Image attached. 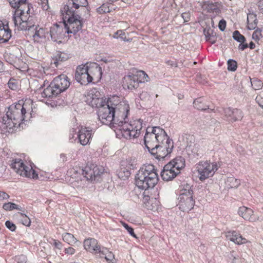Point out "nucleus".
Masks as SVG:
<instances>
[{"instance_id": "2f4dec72", "label": "nucleus", "mask_w": 263, "mask_h": 263, "mask_svg": "<svg viewBox=\"0 0 263 263\" xmlns=\"http://www.w3.org/2000/svg\"><path fill=\"white\" fill-rule=\"evenodd\" d=\"M240 184V180L233 177H228L225 181L226 187L228 189L237 187Z\"/></svg>"}, {"instance_id": "a18cd8bd", "label": "nucleus", "mask_w": 263, "mask_h": 263, "mask_svg": "<svg viewBox=\"0 0 263 263\" xmlns=\"http://www.w3.org/2000/svg\"><path fill=\"white\" fill-rule=\"evenodd\" d=\"M251 85L254 89L259 90L262 88L263 84L260 80L254 79L251 81Z\"/></svg>"}, {"instance_id": "13d9d810", "label": "nucleus", "mask_w": 263, "mask_h": 263, "mask_svg": "<svg viewBox=\"0 0 263 263\" xmlns=\"http://www.w3.org/2000/svg\"><path fill=\"white\" fill-rule=\"evenodd\" d=\"M139 98L142 100L146 101L149 99V95L146 91H142L141 93H140Z\"/></svg>"}, {"instance_id": "f704fd0d", "label": "nucleus", "mask_w": 263, "mask_h": 263, "mask_svg": "<svg viewBox=\"0 0 263 263\" xmlns=\"http://www.w3.org/2000/svg\"><path fill=\"white\" fill-rule=\"evenodd\" d=\"M136 165V161L134 158H129L121 162V166L127 169H134Z\"/></svg>"}, {"instance_id": "09e8293b", "label": "nucleus", "mask_w": 263, "mask_h": 263, "mask_svg": "<svg viewBox=\"0 0 263 263\" xmlns=\"http://www.w3.org/2000/svg\"><path fill=\"white\" fill-rule=\"evenodd\" d=\"M203 33L206 39L210 37H214L215 36V34H214L213 29L210 27L205 28L203 30Z\"/></svg>"}, {"instance_id": "cd10ccee", "label": "nucleus", "mask_w": 263, "mask_h": 263, "mask_svg": "<svg viewBox=\"0 0 263 263\" xmlns=\"http://www.w3.org/2000/svg\"><path fill=\"white\" fill-rule=\"evenodd\" d=\"M168 164H171V166H173V168L179 173L180 169L185 166V160L182 157H177Z\"/></svg>"}, {"instance_id": "ddd939ff", "label": "nucleus", "mask_w": 263, "mask_h": 263, "mask_svg": "<svg viewBox=\"0 0 263 263\" xmlns=\"http://www.w3.org/2000/svg\"><path fill=\"white\" fill-rule=\"evenodd\" d=\"M179 208L183 212H189L191 210L195 204L193 196L188 197H178Z\"/></svg>"}, {"instance_id": "c756f323", "label": "nucleus", "mask_w": 263, "mask_h": 263, "mask_svg": "<svg viewBox=\"0 0 263 263\" xmlns=\"http://www.w3.org/2000/svg\"><path fill=\"white\" fill-rule=\"evenodd\" d=\"M55 88L52 85V82L47 87L43 92H41L42 98H50L53 96H57L59 93H55Z\"/></svg>"}, {"instance_id": "de8ad7c7", "label": "nucleus", "mask_w": 263, "mask_h": 263, "mask_svg": "<svg viewBox=\"0 0 263 263\" xmlns=\"http://www.w3.org/2000/svg\"><path fill=\"white\" fill-rule=\"evenodd\" d=\"M22 18H20L18 15H17V13H15V11H14V13L12 17V21L14 24L15 26H17L19 28L20 26V24L22 22Z\"/></svg>"}, {"instance_id": "338daca9", "label": "nucleus", "mask_w": 263, "mask_h": 263, "mask_svg": "<svg viewBox=\"0 0 263 263\" xmlns=\"http://www.w3.org/2000/svg\"><path fill=\"white\" fill-rule=\"evenodd\" d=\"M17 263H27L26 257L24 255H21L17 258Z\"/></svg>"}, {"instance_id": "c9c22d12", "label": "nucleus", "mask_w": 263, "mask_h": 263, "mask_svg": "<svg viewBox=\"0 0 263 263\" xmlns=\"http://www.w3.org/2000/svg\"><path fill=\"white\" fill-rule=\"evenodd\" d=\"M135 77L137 78V81L139 84L141 83H145L148 82L149 80V78L148 75L144 71L142 70L137 71L135 73H134Z\"/></svg>"}, {"instance_id": "4468645a", "label": "nucleus", "mask_w": 263, "mask_h": 263, "mask_svg": "<svg viewBox=\"0 0 263 263\" xmlns=\"http://www.w3.org/2000/svg\"><path fill=\"white\" fill-rule=\"evenodd\" d=\"M179 173L171 166V164L167 163L161 173V176L164 181H168L173 179Z\"/></svg>"}, {"instance_id": "ea45409f", "label": "nucleus", "mask_w": 263, "mask_h": 263, "mask_svg": "<svg viewBox=\"0 0 263 263\" xmlns=\"http://www.w3.org/2000/svg\"><path fill=\"white\" fill-rule=\"evenodd\" d=\"M10 6L14 9H18L24 7L26 3V0H13V2L9 1Z\"/></svg>"}, {"instance_id": "c85d7f7f", "label": "nucleus", "mask_w": 263, "mask_h": 263, "mask_svg": "<svg viewBox=\"0 0 263 263\" xmlns=\"http://www.w3.org/2000/svg\"><path fill=\"white\" fill-rule=\"evenodd\" d=\"M248 29L249 30L255 29L257 25L258 21L257 15L255 13L250 12L247 15Z\"/></svg>"}, {"instance_id": "a211bd4d", "label": "nucleus", "mask_w": 263, "mask_h": 263, "mask_svg": "<svg viewBox=\"0 0 263 263\" xmlns=\"http://www.w3.org/2000/svg\"><path fill=\"white\" fill-rule=\"evenodd\" d=\"M148 152L158 160L164 159L170 154V153L165 151L163 147L158 144L153 147L152 149L149 150Z\"/></svg>"}, {"instance_id": "37998d69", "label": "nucleus", "mask_w": 263, "mask_h": 263, "mask_svg": "<svg viewBox=\"0 0 263 263\" xmlns=\"http://www.w3.org/2000/svg\"><path fill=\"white\" fill-rule=\"evenodd\" d=\"M129 170L125 167L121 168L118 174L119 177L124 180L127 179L130 175Z\"/></svg>"}, {"instance_id": "49530a36", "label": "nucleus", "mask_w": 263, "mask_h": 263, "mask_svg": "<svg viewBox=\"0 0 263 263\" xmlns=\"http://www.w3.org/2000/svg\"><path fill=\"white\" fill-rule=\"evenodd\" d=\"M261 31L262 30L259 28H257L254 31L252 34V38L255 41H258L262 37Z\"/></svg>"}, {"instance_id": "a878e982", "label": "nucleus", "mask_w": 263, "mask_h": 263, "mask_svg": "<svg viewBox=\"0 0 263 263\" xmlns=\"http://www.w3.org/2000/svg\"><path fill=\"white\" fill-rule=\"evenodd\" d=\"M165 138L161 142H159L158 144L171 154L174 148V142L172 139H170L166 132H165Z\"/></svg>"}, {"instance_id": "f03ea898", "label": "nucleus", "mask_w": 263, "mask_h": 263, "mask_svg": "<svg viewBox=\"0 0 263 263\" xmlns=\"http://www.w3.org/2000/svg\"><path fill=\"white\" fill-rule=\"evenodd\" d=\"M32 102L28 101L23 104L18 103L12 104L8 108L6 116L0 120V129L2 132L12 133L15 128L20 126L23 121L27 117L26 114L30 111L32 115Z\"/></svg>"}, {"instance_id": "7c9ffc66", "label": "nucleus", "mask_w": 263, "mask_h": 263, "mask_svg": "<svg viewBox=\"0 0 263 263\" xmlns=\"http://www.w3.org/2000/svg\"><path fill=\"white\" fill-rule=\"evenodd\" d=\"M88 97H90V99H91L89 102V105L92 107L98 108V109L106 103V101L103 100L102 98L92 97V96L90 97L89 96H88ZM89 99V98H88V100Z\"/></svg>"}, {"instance_id": "7ed1b4c3", "label": "nucleus", "mask_w": 263, "mask_h": 263, "mask_svg": "<svg viewBox=\"0 0 263 263\" xmlns=\"http://www.w3.org/2000/svg\"><path fill=\"white\" fill-rule=\"evenodd\" d=\"M158 181V174L152 164L142 167L135 176L136 185L138 188L144 190L153 188Z\"/></svg>"}, {"instance_id": "0eeeda50", "label": "nucleus", "mask_w": 263, "mask_h": 263, "mask_svg": "<svg viewBox=\"0 0 263 263\" xmlns=\"http://www.w3.org/2000/svg\"><path fill=\"white\" fill-rule=\"evenodd\" d=\"M11 167L21 176L30 178H37V174L32 168L26 166L21 159H14L11 161Z\"/></svg>"}, {"instance_id": "3c124183", "label": "nucleus", "mask_w": 263, "mask_h": 263, "mask_svg": "<svg viewBox=\"0 0 263 263\" xmlns=\"http://www.w3.org/2000/svg\"><path fill=\"white\" fill-rule=\"evenodd\" d=\"M206 9L209 12L216 11L218 6L216 3H209L207 4Z\"/></svg>"}, {"instance_id": "c03bdc74", "label": "nucleus", "mask_w": 263, "mask_h": 263, "mask_svg": "<svg viewBox=\"0 0 263 263\" xmlns=\"http://www.w3.org/2000/svg\"><path fill=\"white\" fill-rule=\"evenodd\" d=\"M228 70L229 71H235L237 68V62L232 59H230L228 61Z\"/></svg>"}, {"instance_id": "423d86ee", "label": "nucleus", "mask_w": 263, "mask_h": 263, "mask_svg": "<svg viewBox=\"0 0 263 263\" xmlns=\"http://www.w3.org/2000/svg\"><path fill=\"white\" fill-rule=\"evenodd\" d=\"M219 166L216 162L210 161H202L197 164L198 177L200 181L212 177L218 169Z\"/></svg>"}, {"instance_id": "4be33fe9", "label": "nucleus", "mask_w": 263, "mask_h": 263, "mask_svg": "<svg viewBox=\"0 0 263 263\" xmlns=\"http://www.w3.org/2000/svg\"><path fill=\"white\" fill-rule=\"evenodd\" d=\"M124 86H126L129 89H133L138 87L139 83L137 78L135 77L134 73L127 75L124 78Z\"/></svg>"}, {"instance_id": "a19ab883", "label": "nucleus", "mask_w": 263, "mask_h": 263, "mask_svg": "<svg viewBox=\"0 0 263 263\" xmlns=\"http://www.w3.org/2000/svg\"><path fill=\"white\" fill-rule=\"evenodd\" d=\"M3 208L6 211H11L14 209L20 210L21 209L20 206L12 202H8L4 203L3 204Z\"/></svg>"}, {"instance_id": "6ab92c4d", "label": "nucleus", "mask_w": 263, "mask_h": 263, "mask_svg": "<svg viewBox=\"0 0 263 263\" xmlns=\"http://www.w3.org/2000/svg\"><path fill=\"white\" fill-rule=\"evenodd\" d=\"M91 135V130H89L86 127H81L78 135L80 143L82 145H87L89 142Z\"/></svg>"}, {"instance_id": "052dcab7", "label": "nucleus", "mask_w": 263, "mask_h": 263, "mask_svg": "<svg viewBox=\"0 0 263 263\" xmlns=\"http://www.w3.org/2000/svg\"><path fill=\"white\" fill-rule=\"evenodd\" d=\"M226 22L224 20H221L219 21V24H218V27L219 29L223 31L226 29Z\"/></svg>"}, {"instance_id": "f3484780", "label": "nucleus", "mask_w": 263, "mask_h": 263, "mask_svg": "<svg viewBox=\"0 0 263 263\" xmlns=\"http://www.w3.org/2000/svg\"><path fill=\"white\" fill-rule=\"evenodd\" d=\"M238 213L246 220L254 222L258 220V218L254 215V212L251 209L244 206L239 208Z\"/></svg>"}, {"instance_id": "e433bc0d", "label": "nucleus", "mask_w": 263, "mask_h": 263, "mask_svg": "<svg viewBox=\"0 0 263 263\" xmlns=\"http://www.w3.org/2000/svg\"><path fill=\"white\" fill-rule=\"evenodd\" d=\"M204 99L199 98L195 99L194 101V106L198 110H204L209 108V106L203 102Z\"/></svg>"}, {"instance_id": "b1692460", "label": "nucleus", "mask_w": 263, "mask_h": 263, "mask_svg": "<svg viewBox=\"0 0 263 263\" xmlns=\"http://www.w3.org/2000/svg\"><path fill=\"white\" fill-rule=\"evenodd\" d=\"M193 185H191L187 183L182 184L180 186V193L179 197L193 196Z\"/></svg>"}, {"instance_id": "393cba45", "label": "nucleus", "mask_w": 263, "mask_h": 263, "mask_svg": "<svg viewBox=\"0 0 263 263\" xmlns=\"http://www.w3.org/2000/svg\"><path fill=\"white\" fill-rule=\"evenodd\" d=\"M11 37V31L8 28V24H3V29L0 31V43L7 42Z\"/></svg>"}, {"instance_id": "69168bd1", "label": "nucleus", "mask_w": 263, "mask_h": 263, "mask_svg": "<svg viewBox=\"0 0 263 263\" xmlns=\"http://www.w3.org/2000/svg\"><path fill=\"white\" fill-rule=\"evenodd\" d=\"M64 252L66 254L72 255L75 253V249L72 247H68L65 249Z\"/></svg>"}, {"instance_id": "39448f33", "label": "nucleus", "mask_w": 263, "mask_h": 263, "mask_svg": "<svg viewBox=\"0 0 263 263\" xmlns=\"http://www.w3.org/2000/svg\"><path fill=\"white\" fill-rule=\"evenodd\" d=\"M69 15V13L62 14L63 16L64 26L66 33L76 34L80 31L82 27L83 19L79 13H72Z\"/></svg>"}, {"instance_id": "603ef678", "label": "nucleus", "mask_w": 263, "mask_h": 263, "mask_svg": "<svg viewBox=\"0 0 263 263\" xmlns=\"http://www.w3.org/2000/svg\"><path fill=\"white\" fill-rule=\"evenodd\" d=\"M8 87L12 90L16 89L18 86L17 82L15 79H10L8 83Z\"/></svg>"}, {"instance_id": "6e6552de", "label": "nucleus", "mask_w": 263, "mask_h": 263, "mask_svg": "<svg viewBox=\"0 0 263 263\" xmlns=\"http://www.w3.org/2000/svg\"><path fill=\"white\" fill-rule=\"evenodd\" d=\"M87 5V0H68L67 4L61 9V13H69V15H71L72 13H79L80 10L88 13L86 8Z\"/></svg>"}, {"instance_id": "bf43d9fd", "label": "nucleus", "mask_w": 263, "mask_h": 263, "mask_svg": "<svg viewBox=\"0 0 263 263\" xmlns=\"http://www.w3.org/2000/svg\"><path fill=\"white\" fill-rule=\"evenodd\" d=\"M165 63L167 65L170 66L172 67H178L177 62L175 60H168L166 61Z\"/></svg>"}, {"instance_id": "4c0bfd02", "label": "nucleus", "mask_w": 263, "mask_h": 263, "mask_svg": "<svg viewBox=\"0 0 263 263\" xmlns=\"http://www.w3.org/2000/svg\"><path fill=\"white\" fill-rule=\"evenodd\" d=\"M63 240L68 243L69 245H72L74 244L78 240L74 236L69 233H65L62 235Z\"/></svg>"}, {"instance_id": "473e14b6", "label": "nucleus", "mask_w": 263, "mask_h": 263, "mask_svg": "<svg viewBox=\"0 0 263 263\" xmlns=\"http://www.w3.org/2000/svg\"><path fill=\"white\" fill-rule=\"evenodd\" d=\"M68 58L69 57L67 53L64 52H58L53 59L54 61L53 63L54 65H55L56 67H57L59 64H60L61 62L66 61Z\"/></svg>"}, {"instance_id": "9d476101", "label": "nucleus", "mask_w": 263, "mask_h": 263, "mask_svg": "<svg viewBox=\"0 0 263 263\" xmlns=\"http://www.w3.org/2000/svg\"><path fill=\"white\" fill-rule=\"evenodd\" d=\"M52 85L55 88V93L60 94L69 87L70 82L66 75L61 74L53 79Z\"/></svg>"}, {"instance_id": "1a4fd4ad", "label": "nucleus", "mask_w": 263, "mask_h": 263, "mask_svg": "<svg viewBox=\"0 0 263 263\" xmlns=\"http://www.w3.org/2000/svg\"><path fill=\"white\" fill-rule=\"evenodd\" d=\"M75 79L82 85L87 84L92 81V78L89 75L87 65H81L77 67Z\"/></svg>"}, {"instance_id": "5701e85b", "label": "nucleus", "mask_w": 263, "mask_h": 263, "mask_svg": "<svg viewBox=\"0 0 263 263\" xmlns=\"http://www.w3.org/2000/svg\"><path fill=\"white\" fill-rule=\"evenodd\" d=\"M30 11L29 6L28 4H25L24 7L16 9L15 13L18 15L22 22L28 21L29 18V14L28 12Z\"/></svg>"}, {"instance_id": "e2e57ef3", "label": "nucleus", "mask_w": 263, "mask_h": 263, "mask_svg": "<svg viewBox=\"0 0 263 263\" xmlns=\"http://www.w3.org/2000/svg\"><path fill=\"white\" fill-rule=\"evenodd\" d=\"M182 17L184 22H187L190 19V14L188 12H184L181 14Z\"/></svg>"}, {"instance_id": "0e129e2a", "label": "nucleus", "mask_w": 263, "mask_h": 263, "mask_svg": "<svg viewBox=\"0 0 263 263\" xmlns=\"http://www.w3.org/2000/svg\"><path fill=\"white\" fill-rule=\"evenodd\" d=\"M124 35L125 33L122 30H120L116 32L115 35H114V37L117 38L120 37L122 39H124V38L123 36V35Z\"/></svg>"}, {"instance_id": "58836bf2", "label": "nucleus", "mask_w": 263, "mask_h": 263, "mask_svg": "<svg viewBox=\"0 0 263 263\" xmlns=\"http://www.w3.org/2000/svg\"><path fill=\"white\" fill-rule=\"evenodd\" d=\"M110 4L108 3L102 4L100 7L97 8V12L100 14L110 12L112 9H114L112 7H110Z\"/></svg>"}, {"instance_id": "20e7f679", "label": "nucleus", "mask_w": 263, "mask_h": 263, "mask_svg": "<svg viewBox=\"0 0 263 263\" xmlns=\"http://www.w3.org/2000/svg\"><path fill=\"white\" fill-rule=\"evenodd\" d=\"M165 130L159 126L148 127L144 137V143L148 151L165 138Z\"/></svg>"}, {"instance_id": "8fccbe9b", "label": "nucleus", "mask_w": 263, "mask_h": 263, "mask_svg": "<svg viewBox=\"0 0 263 263\" xmlns=\"http://www.w3.org/2000/svg\"><path fill=\"white\" fill-rule=\"evenodd\" d=\"M121 223L122 226L124 227V228L128 231V232L130 234L131 236L135 238L137 237L136 235L134 233V229L132 227H129L127 223H126L122 221Z\"/></svg>"}, {"instance_id": "774afa93", "label": "nucleus", "mask_w": 263, "mask_h": 263, "mask_svg": "<svg viewBox=\"0 0 263 263\" xmlns=\"http://www.w3.org/2000/svg\"><path fill=\"white\" fill-rule=\"evenodd\" d=\"M258 8L259 11L263 14V1H260L258 2Z\"/></svg>"}, {"instance_id": "72a5a7b5", "label": "nucleus", "mask_w": 263, "mask_h": 263, "mask_svg": "<svg viewBox=\"0 0 263 263\" xmlns=\"http://www.w3.org/2000/svg\"><path fill=\"white\" fill-rule=\"evenodd\" d=\"M48 32L43 28H40L39 29L36 28V31L33 37L35 41L40 42L41 39H45Z\"/></svg>"}, {"instance_id": "6e6d98bb", "label": "nucleus", "mask_w": 263, "mask_h": 263, "mask_svg": "<svg viewBox=\"0 0 263 263\" xmlns=\"http://www.w3.org/2000/svg\"><path fill=\"white\" fill-rule=\"evenodd\" d=\"M22 215V223L26 226H29L31 223V221L29 217H28L26 215L21 213Z\"/></svg>"}, {"instance_id": "bb28decb", "label": "nucleus", "mask_w": 263, "mask_h": 263, "mask_svg": "<svg viewBox=\"0 0 263 263\" xmlns=\"http://www.w3.org/2000/svg\"><path fill=\"white\" fill-rule=\"evenodd\" d=\"M97 256L101 258H104L106 261L114 263L113 261L115 259L114 255L106 248L102 247L101 250L99 251Z\"/></svg>"}, {"instance_id": "79ce46f5", "label": "nucleus", "mask_w": 263, "mask_h": 263, "mask_svg": "<svg viewBox=\"0 0 263 263\" xmlns=\"http://www.w3.org/2000/svg\"><path fill=\"white\" fill-rule=\"evenodd\" d=\"M233 39L240 43H243L246 41V38L237 30L235 31L233 34Z\"/></svg>"}, {"instance_id": "dca6fc26", "label": "nucleus", "mask_w": 263, "mask_h": 263, "mask_svg": "<svg viewBox=\"0 0 263 263\" xmlns=\"http://www.w3.org/2000/svg\"><path fill=\"white\" fill-rule=\"evenodd\" d=\"M84 247L86 250L95 253L97 256L102 248L98 245L97 240L95 238L85 239L84 241Z\"/></svg>"}, {"instance_id": "412c9836", "label": "nucleus", "mask_w": 263, "mask_h": 263, "mask_svg": "<svg viewBox=\"0 0 263 263\" xmlns=\"http://www.w3.org/2000/svg\"><path fill=\"white\" fill-rule=\"evenodd\" d=\"M85 65H87L88 72L91 78L93 79V77H95L98 79L101 78L102 72L100 66L96 63L89 64V65L87 63Z\"/></svg>"}, {"instance_id": "4d7b16f0", "label": "nucleus", "mask_w": 263, "mask_h": 263, "mask_svg": "<svg viewBox=\"0 0 263 263\" xmlns=\"http://www.w3.org/2000/svg\"><path fill=\"white\" fill-rule=\"evenodd\" d=\"M39 4L42 5L43 9L47 10L49 8L48 0H38Z\"/></svg>"}, {"instance_id": "864d4df0", "label": "nucleus", "mask_w": 263, "mask_h": 263, "mask_svg": "<svg viewBox=\"0 0 263 263\" xmlns=\"http://www.w3.org/2000/svg\"><path fill=\"white\" fill-rule=\"evenodd\" d=\"M31 27V26L29 24L28 21L22 22L20 24V26H19V29L22 30H29Z\"/></svg>"}, {"instance_id": "f8f14e48", "label": "nucleus", "mask_w": 263, "mask_h": 263, "mask_svg": "<svg viewBox=\"0 0 263 263\" xmlns=\"http://www.w3.org/2000/svg\"><path fill=\"white\" fill-rule=\"evenodd\" d=\"M225 119L229 122H235L241 120L243 117L242 111L238 109H232L230 107L223 109Z\"/></svg>"}, {"instance_id": "5fc2aeb1", "label": "nucleus", "mask_w": 263, "mask_h": 263, "mask_svg": "<svg viewBox=\"0 0 263 263\" xmlns=\"http://www.w3.org/2000/svg\"><path fill=\"white\" fill-rule=\"evenodd\" d=\"M6 227L10 231L13 232L16 229L15 225L10 221L7 220L5 222Z\"/></svg>"}, {"instance_id": "aec40b11", "label": "nucleus", "mask_w": 263, "mask_h": 263, "mask_svg": "<svg viewBox=\"0 0 263 263\" xmlns=\"http://www.w3.org/2000/svg\"><path fill=\"white\" fill-rule=\"evenodd\" d=\"M226 237L228 239L237 245L243 244L247 242L245 238L242 237L239 233L234 231L228 232L226 234Z\"/></svg>"}, {"instance_id": "2eb2a0df", "label": "nucleus", "mask_w": 263, "mask_h": 263, "mask_svg": "<svg viewBox=\"0 0 263 263\" xmlns=\"http://www.w3.org/2000/svg\"><path fill=\"white\" fill-rule=\"evenodd\" d=\"M83 174L87 179H92L93 177H96L103 173L104 169L97 165H92L91 167H86L83 170Z\"/></svg>"}, {"instance_id": "680f3d73", "label": "nucleus", "mask_w": 263, "mask_h": 263, "mask_svg": "<svg viewBox=\"0 0 263 263\" xmlns=\"http://www.w3.org/2000/svg\"><path fill=\"white\" fill-rule=\"evenodd\" d=\"M9 198V196L6 192L0 191V201L7 200Z\"/></svg>"}, {"instance_id": "f257e3e1", "label": "nucleus", "mask_w": 263, "mask_h": 263, "mask_svg": "<svg viewBox=\"0 0 263 263\" xmlns=\"http://www.w3.org/2000/svg\"><path fill=\"white\" fill-rule=\"evenodd\" d=\"M118 97L109 98L106 103L98 110L99 120L104 124H116L119 127V132L125 139L136 138L140 134L142 128L141 121L134 120L127 123L129 107L125 102L115 103Z\"/></svg>"}, {"instance_id": "9b49d317", "label": "nucleus", "mask_w": 263, "mask_h": 263, "mask_svg": "<svg viewBox=\"0 0 263 263\" xmlns=\"http://www.w3.org/2000/svg\"><path fill=\"white\" fill-rule=\"evenodd\" d=\"M65 32H66L65 28L58 24L51 26L49 32L51 40L58 43H61V40L63 37Z\"/></svg>"}]
</instances>
